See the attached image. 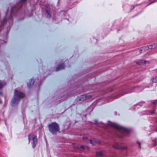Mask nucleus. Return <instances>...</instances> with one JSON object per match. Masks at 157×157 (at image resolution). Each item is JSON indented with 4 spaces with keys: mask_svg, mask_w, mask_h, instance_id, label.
Here are the masks:
<instances>
[{
    "mask_svg": "<svg viewBox=\"0 0 157 157\" xmlns=\"http://www.w3.org/2000/svg\"><path fill=\"white\" fill-rule=\"evenodd\" d=\"M25 96V95L23 93L15 90L14 95L11 101V105L14 106L17 105L20 100V98H22Z\"/></svg>",
    "mask_w": 157,
    "mask_h": 157,
    "instance_id": "1",
    "label": "nucleus"
},
{
    "mask_svg": "<svg viewBox=\"0 0 157 157\" xmlns=\"http://www.w3.org/2000/svg\"><path fill=\"white\" fill-rule=\"evenodd\" d=\"M49 131L53 134H55L57 132H59V128L58 124L53 122L48 125Z\"/></svg>",
    "mask_w": 157,
    "mask_h": 157,
    "instance_id": "2",
    "label": "nucleus"
},
{
    "mask_svg": "<svg viewBox=\"0 0 157 157\" xmlns=\"http://www.w3.org/2000/svg\"><path fill=\"white\" fill-rule=\"evenodd\" d=\"M110 124L112 126L117 129L121 133H128L129 132L128 130L127 129L120 126L116 123H111Z\"/></svg>",
    "mask_w": 157,
    "mask_h": 157,
    "instance_id": "3",
    "label": "nucleus"
},
{
    "mask_svg": "<svg viewBox=\"0 0 157 157\" xmlns=\"http://www.w3.org/2000/svg\"><path fill=\"white\" fill-rule=\"evenodd\" d=\"M29 141H32L31 143L33 147H35L37 143V139L36 136L33 134H30L28 136Z\"/></svg>",
    "mask_w": 157,
    "mask_h": 157,
    "instance_id": "4",
    "label": "nucleus"
},
{
    "mask_svg": "<svg viewBox=\"0 0 157 157\" xmlns=\"http://www.w3.org/2000/svg\"><path fill=\"white\" fill-rule=\"evenodd\" d=\"M14 9L12 8V11L11 12V14L10 16L9 17V18L7 20H6L5 19L4 20V22H6V23L7 24L8 23H9L10 24H12L13 22V20L12 19V14L13 13V10ZM3 22H2L1 24V25H3Z\"/></svg>",
    "mask_w": 157,
    "mask_h": 157,
    "instance_id": "5",
    "label": "nucleus"
},
{
    "mask_svg": "<svg viewBox=\"0 0 157 157\" xmlns=\"http://www.w3.org/2000/svg\"><path fill=\"white\" fill-rule=\"evenodd\" d=\"M148 61L146 60H140L138 61H136V63L137 64L141 65L142 64H145L147 63H148Z\"/></svg>",
    "mask_w": 157,
    "mask_h": 157,
    "instance_id": "6",
    "label": "nucleus"
},
{
    "mask_svg": "<svg viewBox=\"0 0 157 157\" xmlns=\"http://www.w3.org/2000/svg\"><path fill=\"white\" fill-rule=\"evenodd\" d=\"M65 66L63 64H60L56 68V71H58L63 69L65 68Z\"/></svg>",
    "mask_w": 157,
    "mask_h": 157,
    "instance_id": "7",
    "label": "nucleus"
},
{
    "mask_svg": "<svg viewBox=\"0 0 157 157\" xmlns=\"http://www.w3.org/2000/svg\"><path fill=\"white\" fill-rule=\"evenodd\" d=\"M34 83V80L33 79H31L30 81H29V82L28 83H27V86L28 87L30 88L31 87V86H32Z\"/></svg>",
    "mask_w": 157,
    "mask_h": 157,
    "instance_id": "8",
    "label": "nucleus"
},
{
    "mask_svg": "<svg viewBox=\"0 0 157 157\" xmlns=\"http://www.w3.org/2000/svg\"><path fill=\"white\" fill-rule=\"evenodd\" d=\"M90 143L92 144L93 145H94L96 144H99L100 142L99 141H97L95 140H90Z\"/></svg>",
    "mask_w": 157,
    "mask_h": 157,
    "instance_id": "9",
    "label": "nucleus"
},
{
    "mask_svg": "<svg viewBox=\"0 0 157 157\" xmlns=\"http://www.w3.org/2000/svg\"><path fill=\"white\" fill-rule=\"evenodd\" d=\"M154 47L157 46V44H151L149 46H147L146 47V49L147 50L148 49H151L153 48V46Z\"/></svg>",
    "mask_w": 157,
    "mask_h": 157,
    "instance_id": "10",
    "label": "nucleus"
},
{
    "mask_svg": "<svg viewBox=\"0 0 157 157\" xmlns=\"http://www.w3.org/2000/svg\"><path fill=\"white\" fill-rule=\"evenodd\" d=\"M151 81L153 82H157V77H155L154 78H153L151 79Z\"/></svg>",
    "mask_w": 157,
    "mask_h": 157,
    "instance_id": "11",
    "label": "nucleus"
},
{
    "mask_svg": "<svg viewBox=\"0 0 157 157\" xmlns=\"http://www.w3.org/2000/svg\"><path fill=\"white\" fill-rule=\"evenodd\" d=\"M6 85V83L3 82L2 81H0V89L4 85Z\"/></svg>",
    "mask_w": 157,
    "mask_h": 157,
    "instance_id": "12",
    "label": "nucleus"
},
{
    "mask_svg": "<svg viewBox=\"0 0 157 157\" xmlns=\"http://www.w3.org/2000/svg\"><path fill=\"white\" fill-rule=\"evenodd\" d=\"M26 0H21V1H20L19 3L20 5H21V6L20 7H19V9L21 8L23 3L25 2L26 1Z\"/></svg>",
    "mask_w": 157,
    "mask_h": 157,
    "instance_id": "13",
    "label": "nucleus"
},
{
    "mask_svg": "<svg viewBox=\"0 0 157 157\" xmlns=\"http://www.w3.org/2000/svg\"><path fill=\"white\" fill-rule=\"evenodd\" d=\"M46 13H47V17H51V15L50 14L49 12L48 11V10H46Z\"/></svg>",
    "mask_w": 157,
    "mask_h": 157,
    "instance_id": "14",
    "label": "nucleus"
},
{
    "mask_svg": "<svg viewBox=\"0 0 157 157\" xmlns=\"http://www.w3.org/2000/svg\"><path fill=\"white\" fill-rule=\"evenodd\" d=\"M97 155L98 156H101L102 155V152L101 151H99L97 153Z\"/></svg>",
    "mask_w": 157,
    "mask_h": 157,
    "instance_id": "15",
    "label": "nucleus"
},
{
    "mask_svg": "<svg viewBox=\"0 0 157 157\" xmlns=\"http://www.w3.org/2000/svg\"><path fill=\"white\" fill-rule=\"evenodd\" d=\"M113 147H120L119 146L118 144H116V146H113Z\"/></svg>",
    "mask_w": 157,
    "mask_h": 157,
    "instance_id": "16",
    "label": "nucleus"
},
{
    "mask_svg": "<svg viewBox=\"0 0 157 157\" xmlns=\"http://www.w3.org/2000/svg\"><path fill=\"white\" fill-rule=\"evenodd\" d=\"M82 138L84 140H86V139H87V137L85 136H84Z\"/></svg>",
    "mask_w": 157,
    "mask_h": 157,
    "instance_id": "17",
    "label": "nucleus"
},
{
    "mask_svg": "<svg viewBox=\"0 0 157 157\" xmlns=\"http://www.w3.org/2000/svg\"><path fill=\"white\" fill-rule=\"evenodd\" d=\"M0 95L2 97H3V95L2 93L1 92H0Z\"/></svg>",
    "mask_w": 157,
    "mask_h": 157,
    "instance_id": "18",
    "label": "nucleus"
},
{
    "mask_svg": "<svg viewBox=\"0 0 157 157\" xmlns=\"http://www.w3.org/2000/svg\"><path fill=\"white\" fill-rule=\"evenodd\" d=\"M155 112V111L154 110H152L151 111V114H153V113H154Z\"/></svg>",
    "mask_w": 157,
    "mask_h": 157,
    "instance_id": "19",
    "label": "nucleus"
},
{
    "mask_svg": "<svg viewBox=\"0 0 157 157\" xmlns=\"http://www.w3.org/2000/svg\"><path fill=\"white\" fill-rule=\"evenodd\" d=\"M138 144L139 145V146L140 147V146H141L140 143H139V142H138Z\"/></svg>",
    "mask_w": 157,
    "mask_h": 157,
    "instance_id": "20",
    "label": "nucleus"
},
{
    "mask_svg": "<svg viewBox=\"0 0 157 157\" xmlns=\"http://www.w3.org/2000/svg\"><path fill=\"white\" fill-rule=\"evenodd\" d=\"M153 103L154 104V105H155L156 104V102L155 101V102H154Z\"/></svg>",
    "mask_w": 157,
    "mask_h": 157,
    "instance_id": "21",
    "label": "nucleus"
},
{
    "mask_svg": "<svg viewBox=\"0 0 157 157\" xmlns=\"http://www.w3.org/2000/svg\"><path fill=\"white\" fill-rule=\"evenodd\" d=\"M156 2V1H155L154 2ZM152 3H153V2H151V3H150L149 4V5H150V4H151Z\"/></svg>",
    "mask_w": 157,
    "mask_h": 157,
    "instance_id": "22",
    "label": "nucleus"
},
{
    "mask_svg": "<svg viewBox=\"0 0 157 157\" xmlns=\"http://www.w3.org/2000/svg\"><path fill=\"white\" fill-rule=\"evenodd\" d=\"M95 122L96 123H97V120H95Z\"/></svg>",
    "mask_w": 157,
    "mask_h": 157,
    "instance_id": "23",
    "label": "nucleus"
},
{
    "mask_svg": "<svg viewBox=\"0 0 157 157\" xmlns=\"http://www.w3.org/2000/svg\"><path fill=\"white\" fill-rule=\"evenodd\" d=\"M80 147H84L83 146V145H82V146H81Z\"/></svg>",
    "mask_w": 157,
    "mask_h": 157,
    "instance_id": "24",
    "label": "nucleus"
},
{
    "mask_svg": "<svg viewBox=\"0 0 157 157\" xmlns=\"http://www.w3.org/2000/svg\"><path fill=\"white\" fill-rule=\"evenodd\" d=\"M0 102H1V101H0Z\"/></svg>",
    "mask_w": 157,
    "mask_h": 157,
    "instance_id": "25",
    "label": "nucleus"
}]
</instances>
